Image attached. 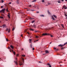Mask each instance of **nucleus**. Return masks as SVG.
<instances>
[{"label": "nucleus", "mask_w": 67, "mask_h": 67, "mask_svg": "<svg viewBox=\"0 0 67 67\" xmlns=\"http://www.w3.org/2000/svg\"><path fill=\"white\" fill-rule=\"evenodd\" d=\"M42 35V36H45L46 35H50L51 37H52L53 36V35H51V34H49L47 33H43Z\"/></svg>", "instance_id": "obj_1"}, {"label": "nucleus", "mask_w": 67, "mask_h": 67, "mask_svg": "<svg viewBox=\"0 0 67 67\" xmlns=\"http://www.w3.org/2000/svg\"><path fill=\"white\" fill-rule=\"evenodd\" d=\"M5 10V8H4L2 9V10H1L0 11V12L1 13V12H3V13H4V11Z\"/></svg>", "instance_id": "obj_2"}, {"label": "nucleus", "mask_w": 67, "mask_h": 67, "mask_svg": "<svg viewBox=\"0 0 67 67\" xmlns=\"http://www.w3.org/2000/svg\"><path fill=\"white\" fill-rule=\"evenodd\" d=\"M15 59L16 62L14 61V63H15V64H16V65H18V59H17V58H16Z\"/></svg>", "instance_id": "obj_3"}, {"label": "nucleus", "mask_w": 67, "mask_h": 67, "mask_svg": "<svg viewBox=\"0 0 67 67\" xmlns=\"http://www.w3.org/2000/svg\"><path fill=\"white\" fill-rule=\"evenodd\" d=\"M53 48L55 49V52H57L58 51V49L57 48H56L55 47H54Z\"/></svg>", "instance_id": "obj_4"}, {"label": "nucleus", "mask_w": 67, "mask_h": 67, "mask_svg": "<svg viewBox=\"0 0 67 67\" xmlns=\"http://www.w3.org/2000/svg\"><path fill=\"white\" fill-rule=\"evenodd\" d=\"M19 63L20 66H21V65H23V64L22 63V62L21 61H19Z\"/></svg>", "instance_id": "obj_5"}, {"label": "nucleus", "mask_w": 67, "mask_h": 67, "mask_svg": "<svg viewBox=\"0 0 67 67\" xmlns=\"http://www.w3.org/2000/svg\"><path fill=\"white\" fill-rule=\"evenodd\" d=\"M45 52L46 54H48L49 53V52L48 50H46Z\"/></svg>", "instance_id": "obj_6"}, {"label": "nucleus", "mask_w": 67, "mask_h": 67, "mask_svg": "<svg viewBox=\"0 0 67 67\" xmlns=\"http://www.w3.org/2000/svg\"><path fill=\"white\" fill-rule=\"evenodd\" d=\"M3 28H4V27H7V26H6V25L5 24H4L3 25Z\"/></svg>", "instance_id": "obj_7"}, {"label": "nucleus", "mask_w": 67, "mask_h": 67, "mask_svg": "<svg viewBox=\"0 0 67 67\" xmlns=\"http://www.w3.org/2000/svg\"><path fill=\"white\" fill-rule=\"evenodd\" d=\"M10 14L9 13L8 15V17L9 19H10Z\"/></svg>", "instance_id": "obj_8"}, {"label": "nucleus", "mask_w": 67, "mask_h": 67, "mask_svg": "<svg viewBox=\"0 0 67 67\" xmlns=\"http://www.w3.org/2000/svg\"><path fill=\"white\" fill-rule=\"evenodd\" d=\"M12 52H13V53L14 55H15V52H14L13 51V50H12Z\"/></svg>", "instance_id": "obj_9"}, {"label": "nucleus", "mask_w": 67, "mask_h": 67, "mask_svg": "<svg viewBox=\"0 0 67 67\" xmlns=\"http://www.w3.org/2000/svg\"><path fill=\"white\" fill-rule=\"evenodd\" d=\"M63 8H62V9H64H64H65V7H66V5H64L63 6Z\"/></svg>", "instance_id": "obj_10"}, {"label": "nucleus", "mask_w": 67, "mask_h": 67, "mask_svg": "<svg viewBox=\"0 0 67 67\" xmlns=\"http://www.w3.org/2000/svg\"><path fill=\"white\" fill-rule=\"evenodd\" d=\"M10 47L11 48H12V49H13V48H14V47H13V46H12V45H11L10 46Z\"/></svg>", "instance_id": "obj_11"}, {"label": "nucleus", "mask_w": 67, "mask_h": 67, "mask_svg": "<svg viewBox=\"0 0 67 67\" xmlns=\"http://www.w3.org/2000/svg\"><path fill=\"white\" fill-rule=\"evenodd\" d=\"M21 59H22V60H23V63H24V58H22V57L21 58Z\"/></svg>", "instance_id": "obj_12"}, {"label": "nucleus", "mask_w": 67, "mask_h": 67, "mask_svg": "<svg viewBox=\"0 0 67 67\" xmlns=\"http://www.w3.org/2000/svg\"><path fill=\"white\" fill-rule=\"evenodd\" d=\"M59 46H60V47H63V45L60 44V45H59Z\"/></svg>", "instance_id": "obj_13"}, {"label": "nucleus", "mask_w": 67, "mask_h": 67, "mask_svg": "<svg viewBox=\"0 0 67 67\" xmlns=\"http://www.w3.org/2000/svg\"><path fill=\"white\" fill-rule=\"evenodd\" d=\"M33 26L34 28H35L36 27V26H35V25H34L33 26Z\"/></svg>", "instance_id": "obj_14"}, {"label": "nucleus", "mask_w": 67, "mask_h": 67, "mask_svg": "<svg viewBox=\"0 0 67 67\" xmlns=\"http://www.w3.org/2000/svg\"><path fill=\"white\" fill-rule=\"evenodd\" d=\"M51 16L52 17L53 20H55V19H54V17H53V16Z\"/></svg>", "instance_id": "obj_15"}, {"label": "nucleus", "mask_w": 67, "mask_h": 67, "mask_svg": "<svg viewBox=\"0 0 67 67\" xmlns=\"http://www.w3.org/2000/svg\"><path fill=\"white\" fill-rule=\"evenodd\" d=\"M29 41H30L29 43H31V42H32V39H29Z\"/></svg>", "instance_id": "obj_16"}, {"label": "nucleus", "mask_w": 67, "mask_h": 67, "mask_svg": "<svg viewBox=\"0 0 67 67\" xmlns=\"http://www.w3.org/2000/svg\"><path fill=\"white\" fill-rule=\"evenodd\" d=\"M64 48H65V47H62L61 48V49H62V50H64Z\"/></svg>", "instance_id": "obj_17"}, {"label": "nucleus", "mask_w": 67, "mask_h": 67, "mask_svg": "<svg viewBox=\"0 0 67 67\" xmlns=\"http://www.w3.org/2000/svg\"><path fill=\"white\" fill-rule=\"evenodd\" d=\"M16 3H19V0H17L16 1Z\"/></svg>", "instance_id": "obj_18"}, {"label": "nucleus", "mask_w": 67, "mask_h": 67, "mask_svg": "<svg viewBox=\"0 0 67 67\" xmlns=\"http://www.w3.org/2000/svg\"><path fill=\"white\" fill-rule=\"evenodd\" d=\"M21 56H22V57H25V55L24 54V55L23 54L21 55Z\"/></svg>", "instance_id": "obj_19"}, {"label": "nucleus", "mask_w": 67, "mask_h": 67, "mask_svg": "<svg viewBox=\"0 0 67 67\" xmlns=\"http://www.w3.org/2000/svg\"><path fill=\"white\" fill-rule=\"evenodd\" d=\"M61 25L63 28H64V25L62 24Z\"/></svg>", "instance_id": "obj_20"}, {"label": "nucleus", "mask_w": 67, "mask_h": 67, "mask_svg": "<svg viewBox=\"0 0 67 67\" xmlns=\"http://www.w3.org/2000/svg\"><path fill=\"white\" fill-rule=\"evenodd\" d=\"M30 30H31V31H34V29H32L31 28H30Z\"/></svg>", "instance_id": "obj_21"}, {"label": "nucleus", "mask_w": 67, "mask_h": 67, "mask_svg": "<svg viewBox=\"0 0 67 67\" xmlns=\"http://www.w3.org/2000/svg\"><path fill=\"white\" fill-rule=\"evenodd\" d=\"M66 44H67V42L66 43H65L63 45V46H65Z\"/></svg>", "instance_id": "obj_22"}, {"label": "nucleus", "mask_w": 67, "mask_h": 67, "mask_svg": "<svg viewBox=\"0 0 67 67\" xmlns=\"http://www.w3.org/2000/svg\"><path fill=\"white\" fill-rule=\"evenodd\" d=\"M53 16H54V18H56V17H57V16H56L54 15H53Z\"/></svg>", "instance_id": "obj_23"}, {"label": "nucleus", "mask_w": 67, "mask_h": 67, "mask_svg": "<svg viewBox=\"0 0 67 67\" xmlns=\"http://www.w3.org/2000/svg\"><path fill=\"white\" fill-rule=\"evenodd\" d=\"M29 7H30V8H31V7H32V5H31V4H30L29 5Z\"/></svg>", "instance_id": "obj_24"}, {"label": "nucleus", "mask_w": 67, "mask_h": 67, "mask_svg": "<svg viewBox=\"0 0 67 67\" xmlns=\"http://www.w3.org/2000/svg\"><path fill=\"white\" fill-rule=\"evenodd\" d=\"M40 16H42V17H44V15H40Z\"/></svg>", "instance_id": "obj_25"}, {"label": "nucleus", "mask_w": 67, "mask_h": 67, "mask_svg": "<svg viewBox=\"0 0 67 67\" xmlns=\"http://www.w3.org/2000/svg\"><path fill=\"white\" fill-rule=\"evenodd\" d=\"M38 37H39L38 36H36V38H38Z\"/></svg>", "instance_id": "obj_26"}, {"label": "nucleus", "mask_w": 67, "mask_h": 67, "mask_svg": "<svg viewBox=\"0 0 67 67\" xmlns=\"http://www.w3.org/2000/svg\"><path fill=\"white\" fill-rule=\"evenodd\" d=\"M36 0H34L32 1V2H36Z\"/></svg>", "instance_id": "obj_27"}, {"label": "nucleus", "mask_w": 67, "mask_h": 67, "mask_svg": "<svg viewBox=\"0 0 67 67\" xmlns=\"http://www.w3.org/2000/svg\"><path fill=\"white\" fill-rule=\"evenodd\" d=\"M8 10V8H7L6 9V10L7 11V12H9V10Z\"/></svg>", "instance_id": "obj_28"}, {"label": "nucleus", "mask_w": 67, "mask_h": 67, "mask_svg": "<svg viewBox=\"0 0 67 67\" xmlns=\"http://www.w3.org/2000/svg\"><path fill=\"white\" fill-rule=\"evenodd\" d=\"M10 29H8V33H10Z\"/></svg>", "instance_id": "obj_29"}, {"label": "nucleus", "mask_w": 67, "mask_h": 67, "mask_svg": "<svg viewBox=\"0 0 67 67\" xmlns=\"http://www.w3.org/2000/svg\"><path fill=\"white\" fill-rule=\"evenodd\" d=\"M48 14H50V13L49 12V10L48 11Z\"/></svg>", "instance_id": "obj_30"}, {"label": "nucleus", "mask_w": 67, "mask_h": 67, "mask_svg": "<svg viewBox=\"0 0 67 67\" xmlns=\"http://www.w3.org/2000/svg\"><path fill=\"white\" fill-rule=\"evenodd\" d=\"M34 22H35V21L34 20H33L32 22V23H34Z\"/></svg>", "instance_id": "obj_31"}, {"label": "nucleus", "mask_w": 67, "mask_h": 67, "mask_svg": "<svg viewBox=\"0 0 67 67\" xmlns=\"http://www.w3.org/2000/svg\"><path fill=\"white\" fill-rule=\"evenodd\" d=\"M0 18L1 19H3V17H2V16H1L0 17Z\"/></svg>", "instance_id": "obj_32"}, {"label": "nucleus", "mask_w": 67, "mask_h": 67, "mask_svg": "<svg viewBox=\"0 0 67 67\" xmlns=\"http://www.w3.org/2000/svg\"><path fill=\"white\" fill-rule=\"evenodd\" d=\"M39 40H36V41H35L34 42H37V41H39Z\"/></svg>", "instance_id": "obj_33"}, {"label": "nucleus", "mask_w": 67, "mask_h": 67, "mask_svg": "<svg viewBox=\"0 0 67 67\" xmlns=\"http://www.w3.org/2000/svg\"><path fill=\"white\" fill-rule=\"evenodd\" d=\"M34 18H30L29 19L30 20H32V19H33Z\"/></svg>", "instance_id": "obj_34"}, {"label": "nucleus", "mask_w": 67, "mask_h": 67, "mask_svg": "<svg viewBox=\"0 0 67 67\" xmlns=\"http://www.w3.org/2000/svg\"><path fill=\"white\" fill-rule=\"evenodd\" d=\"M3 2H4V1H3V0H2V3H3Z\"/></svg>", "instance_id": "obj_35"}, {"label": "nucleus", "mask_w": 67, "mask_h": 67, "mask_svg": "<svg viewBox=\"0 0 67 67\" xmlns=\"http://www.w3.org/2000/svg\"><path fill=\"white\" fill-rule=\"evenodd\" d=\"M6 41H9L8 39H7V38H6Z\"/></svg>", "instance_id": "obj_36"}, {"label": "nucleus", "mask_w": 67, "mask_h": 67, "mask_svg": "<svg viewBox=\"0 0 67 67\" xmlns=\"http://www.w3.org/2000/svg\"><path fill=\"white\" fill-rule=\"evenodd\" d=\"M42 2H44V0H42Z\"/></svg>", "instance_id": "obj_37"}, {"label": "nucleus", "mask_w": 67, "mask_h": 67, "mask_svg": "<svg viewBox=\"0 0 67 67\" xmlns=\"http://www.w3.org/2000/svg\"><path fill=\"white\" fill-rule=\"evenodd\" d=\"M6 31H8V29L7 28L6 30Z\"/></svg>", "instance_id": "obj_38"}, {"label": "nucleus", "mask_w": 67, "mask_h": 67, "mask_svg": "<svg viewBox=\"0 0 67 67\" xmlns=\"http://www.w3.org/2000/svg\"><path fill=\"white\" fill-rule=\"evenodd\" d=\"M67 9V7H65V8H64V9Z\"/></svg>", "instance_id": "obj_39"}, {"label": "nucleus", "mask_w": 67, "mask_h": 67, "mask_svg": "<svg viewBox=\"0 0 67 67\" xmlns=\"http://www.w3.org/2000/svg\"><path fill=\"white\" fill-rule=\"evenodd\" d=\"M16 56H17V57H18L19 56V54H17L16 55Z\"/></svg>", "instance_id": "obj_40"}, {"label": "nucleus", "mask_w": 67, "mask_h": 67, "mask_svg": "<svg viewBox=\"0 0 67 67\" xmlns=\"http://www.w3.org/2000/svg\"><path fill=\"white\" fill-rule=\"evenodd\" d=\"M14 28L12 29V31H14Z\"/></svg>", "instance_id": "obj_41"}, {"label": "nucleus", "mask_w": 67, "mask_h": 67, "mask_svg": "<svg viewBox=\"0 0 67 67\" xmlns=\"http://www.w3.org/2000/svg\"><path fill=\"white\" fill-rule=\"evenodd\" d=\"M65 16H66V17L67 16V15H66V14H65Z\"/></svg>", "instance_id": "obj_42"}, {"label": "nucleus", "mask_w": 67, "mask_h": 67, "mask_svg": "<svg viewBox=\"0 0 67 67\" xmlns=\"http://www.w3.org/2000/svg\"><path fill=\"white\" fill-rule=\"evenodd\" d=\"M47 65H50L51 64H49V63H48Z\"/></svg>", "instance_id": "obj_43"}, {"label": "nucleus", "mask_w": 67, "mask_h": 67, "mask_svg": "<svg viewBox=\"0 0 67 67\" xmlns=\"http://www.w3.org/2000/svg\"><path fill=\"white\" fill-rule=\"evenodd\" d=\"M34 48H32V50H34Z\"/></svg>", "instance_id": "obj_44"}, {"label": "nucleus", "mask_w": 67, "mask_h": 67, "mask_svg": "<svg viewBox=\"0 0 67 67\" xmlns=\"http://www.w3.org/2000/svg\"><path fill=\"white\" fill-rule=\"evenodd\" d=\"M11 2H9V4H11Z\"/></svg>", "instance_id": "obj_45"}, {"label": "nucleus", "mask_w": 67, "mask_h": 67, "mask_svg": "<svg viewBox=\"0 0 67 67\" xmlns=\"http://www.w3.org/2000/svg\"><path fill=\"white\" fill-rule=\"evenodd\" d=\"M64 0H61V1H62V2H63V1H64Z\"/></svg>", "instance_id": "obj_46"}, {"label": "nucleus", "mask_w": 67, "mask_h": 67, "mask_svg": "<svg viewBox=\"0 0 67 67\" xmlns=\"http://www.w3.org/2000/svg\"><path fill=\"white\" fill-rule=\"evenodd\" d=\"M49 67H52V66H51V65H49Z\"/></svg>", "instance_id": "obj_47"}, {"label": "nucleus", "mask_w": 67, "mask_h": 67, "mask_svg": "<svg viewBox=\"0 0 67 67\" xmlns=\"http://www.w3.org/2000/svg\"><path fill=\"white\" fill-rule=\"evenodd\" d=\"M3 8V6H2L1 7V8Z\"/></svg>", "instance_id": "obj_48"}, {"label": "nucleus", "mask_w": 67, "mask_h": 67, "mask_svg": "<svg viewBox=\"0 0 67 67\" xmlns=\"http://www.w3.org/2000/svg\"><path fill=\"white\" fill-rule=\"evenodd\" d=\"M22 36H23V35H21V37H22Z\"/></svg>", "instance_id": "obj_49"}, {"label": "nucleus", "mask_w": 67, "mask_h": 67, "mask_svg": "<svg viewBox=\"0 0 67 67\" xmlns=\"http://www.w3.org/2000/svg\"><path fill=\"white\" fill-rule=\"evenodd\" d=\"M35 32H37V31H35Z\"/></svg>", "instance_id": "obj_50"}, {"label": "nucleus", "mask_w": 67, "mask_h": 67, "mask_svg": "<svg viewBox=\"0 0 67 67\" xmlns=\"http://www.w3.org/2000/svg\"><path fill=\"white\" fill-rule=\"evenodd\" d=\"M37 13H39V12H37Z\"/></svg>", "instance_id": "obj_51"}, {"label": "nucleus", "mask_w": 67, "mask_h": 67, "mask_svg": "<svg viewBox=\"0 0 67 67\" xmlns=\"http://www.w3.org/2000/svg\"><path fill=\"white\" fill-rule=\"evenodd\" d=\"M60 1H59V3H60Z\"/></svg>", "instance_id": "obj_52"}, {"label": "nucleus", "mask_w": 67, "mask_h": 67, "mask_svg": "<svg viewBox=\"0 0 67 67\" xmlns=\"http://www.w3.org/2000/svg\"><path fill=\"white\" fill-rule=\"evenodd\" d=\"M27 33L28 34H30V33H29V32H27Z\"/></svg>", "instance_id": "obj_53"}, {"label": "nucleus", "mask_w": 67, "mask_h": 67, "mask_svg": "<svg viewBox=\"0 0 67 67\" xmlns=\"http://www.w3.org/2000/svg\"><path fill=\"white\" fill-rule=\"evenodd\" d=\"M8 49H10V47H9L8 48Z\"/></svg>", "instance_id": "obj_54"}, {"label": "nucleus", "mask_w": 67, "mask_h": 67, "mask_svg": "<svg viewBox=\"0 0 67 67\" xmlns=\"http://www.w3.org/2000/svg\"><path fill=\"white\" fill-rule=\"evenodd\" d=\"M22 51H23V49L22 48L21 49Z\"/></svg>", "instance_id": "obj_55"}, {"label": "nucleus", "mask_w": 67, "mask_h": 67, "mask_svg": "<svg viewBox=\"0 0 67 67\" xmlns=\"http://www.w3.org/2000/svg\"><path fill=\"white\" fill-rule=\"evenodd\" d=\"M65 1H67V0H65Z\"/></svg>", "instance_id": "obj_56"}, {"label": "nucleus", "mask_w": 67, "mask_h": 67, "mask_svg": "<svg viewBox=\"0 0 67 67\" xmlns=\"http://www.w3.org/2000/svg\"><path fill=\"white\" fill-rule=\"evenodd\" d=\"M1 21H0V23H1Z\"/></svg>", "instance_id": "obj_57"}, {"label": "nucleus", "mask_w": 67, "mask_h": 67, "mask_svg": "<svg viewBox=\"0 0 67 67\" xmlns=\"http://www.w3.org/2000/svg\"><path fill=\"white\" fill-rule=\"evenodd\" d=\"M51 43H52L51 42H50V44H51Z\"/></svg>", "instance_id": "obj_58"}, {"label": "nucleus", "mask_w": 67, "mask_h": 67, "mask_svg": "<svg viewBox=\"0 0 67 67\" xmlns=\"http://www.w3.org/2000/svg\"><path fill=\"white\" fill-rule=\"evenodd\" d=\"M58 3H59V1H58Z\"/></svg>", "instance_id": "obj_59"}, {"label": "nucleus", "mask_w": 67, "mask_h": 67, "mask_svg": "<svg viewBox=\"0 0 67 67\" xmlns=\"http://www.w3.org/2000/svg\"><path fill=\"white\" fill-rule=\"evenodd\" d=\"M0 59H1V58H0Z\"/></svg>", "instance_id": "obj_60"}, {"label": "nucleus", "mask_w": 67, "mask_h": 67, "mask_svg": "<svg viewBox=\"0 0 67 67\" xmlns=\"http://www.w3.org/2000/svg\"><path fill=\"white\" fill-rule=\"evenodd\" d=\"M30 38H31V37H30Z\"/></svg>", "instance_id": "obj_61"}, {"label": "nucleus", "mask_w": 67, "mask_h": 67, "mask_svg": "<svg viewBox=\"0 0 67 67\" xmlns=\"http://www.w3.org/2000/svg\"><path fill=\"white\" fill-rule=\"evenodd\" d=\"M10 52H11V51H10Z\"/></svg>", "instance_id": "obj_62"}, {"label": "nucleus", "mask_w": 67, "mask_h": 67, "mask_svg": "<svg viewBox=\"0 0 67 67\" xmlns=\"http://www.w3.org/2000/svg\"><path fill=\"white\" fill-rule=\"evenodd\" d=\"M27 11H29V10H27Z\"/></svg>", "instance_id": "obj_63"}, {"label": "nucleus", "mask_w": 67, "mask_h": 67, "mask_svg": "<svg viewBox=\"0 0 67 67\" xmlns=\"http://www.w3.org/2000/svg\"><path fill=\"white\" fill-rule=\"evenodd\" d=\"M66 19L67 20V17H66Z\"/></svg>", "instance_id": "obj_64"}]
</instances>
